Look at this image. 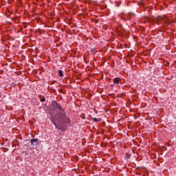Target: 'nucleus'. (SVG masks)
Listing matches in <instances>:
<instances>
[{"instance_id": "nucleus-1", "label": "nucleus", "mask_w": 176, "mask_h": 176, "mask_svg": "<svg viewBox=\"0 0 176 176\" xmlns=\"http://www.w3.org/2000/svg\"><path fill=\"white\" fill-rule=\"evenodd\" d=\"M52 105L53 109L50 112V115L52 116L51 120L56 129L63 130L67 116L60 104L57 103L56 101H53Z\"/></svg>"}, {"instance_id": "nucleus-2", "label": "nucleus", "mask_w": 176, "mask_h": 176, "mask_svg": "<svg viewBox=\"0 0 176 176\" xmlns=\"http://www.w3.org/2000/svg\"><path fill=\"white\" fill-rule=\"evenodd\" d=\"M30 142L33 146H38L39 144V140L34 138L30 140Z\"/></svg>"}, {"instance_id": "nucleus-3", "label": "nucleus", "mask_w": 176, "mask_h": 176, "mask_svg": "<svg viewBox=\"0 0 176 176\" xmlns=\"http://www.w3.org/2000/svg\"><path fill=\"white\" fill-rule=\"evenodd\" d=\"M120 82V78H116L113 79L114 85H119Z\"/></svg>"}, {"instance_id": "nucleus-4", "label": "nucleus", "mask_w": 176, "mask_h": 176, "mask_svg": "<svg viewBox=\"0 0 176 176\" xmlns=\"http://www.w3.org/2000/svg\"><path fill=\"white\" fill-rule=\"evenodd\" d=\"M120 19H121L122 20H124V21H127V19H126V17H124V16H122V15H120Z\"/></svg>"}, {"instance_id": "nucleus-5", "label": "nucleus", "mask_w": 176, "mask_h": 176, "mask_svg": "<svg viewBox=\"0 0 176 176\" xmlns=\"http://www.w3.org/2000/svg\"><path fill=\"white\" fill-rule=\"evenodd\" d=\"M58 74H59L60 77L63 76V71L62 70H58Z\"/></svg>"}, {"instance_id": "nucleus-6", "label": "nucleus", "mask_w": 176, "mask_h": 176, "mask_svg": "<svg viewBox=\"0 0 176 176\" xmlns=\"http://www.w3.org/2000/svg\"><path fill=\"white\" fill-rule=\"evenodd\" d=\"M92 120H94V122H100V120H98V119L96 118H92Z\"/></svg>"}, {"instance_id": "nucleus-7", "label": "nucleus", "mask_w": 176, "mask_h": 176, "mask_svg": "<svg viewBox=\"0 0 176 176\" xmlns=\"http://www.w3.org/2000/svg\"><path fill=\"white\" fill-rule=\"evenodd\" d=\"M41 101V102H45V101H46V99L45 98H42Z\"/></svg>"}, {"instance_id": "nucleus-8", "label": "nucleus", "mask_w": 176, "mask_h": 176, "mask_svg": "<svg viewBox=\"0 0 176 176\" xmlns=\"http://www.w3.org/2000/svg\"><path fill=\"white\" fill-rule=\"evenodd\" d=\"M126 157L127 159H130V155L129 154H126Z\"/></svg>"}, {"instance_id": "nucleus-9", "label": "nucleus", "mask_w": 176, "mask_h": 176, "mask_svg": "<svg viewBox=\"0 0 176 176\" xmlns=\"http://www.w3.org/2000/svg\"><path fill=\"white\" fill-rule=\"evenodd\" d=\"M166 24H170V23H166Z\"/></svg>"}]
</instances>
